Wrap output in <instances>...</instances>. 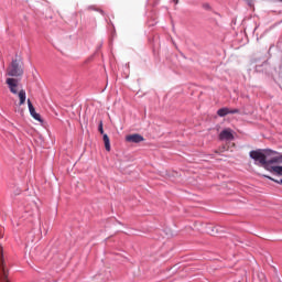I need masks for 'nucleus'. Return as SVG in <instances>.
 I'll return each instance as SVG.
<instances>
[{
  "label": "nucleus",
  "mask_w": 282,
  "mask_h": 282,
  "mask_svg": "<svg viewBox=\"0 0 282 282\" xmlns=\"http://www.w3.org/2000/svg\"><path fill=\"white\" fill-rule=\"evenodd\" d=\"M276 154H279V152L271 149H258L249 152V156L251 158V160H254L256 164H260V166H263V169L269 173H272L273 170L271 169H274L275 166L272 164H281L279 156H274L268 160V158H270L271 155Z\"/></svg>",
  "instance_id": "obj_1"
},
{
  "label": "nucleus",
  "mask_w": 282,
  "mask_h": 282,
  "mask_svg": "<svg viewBox=\"0 0 282 282\" xmlns=\"http://www.w3.org/2000/svg\"><path fill=\"white\" fill-rule=\"evenodd\" d=\"M23 74V61L22 59H12L11 65L8 68V76L19 77Z\"/></svg>",
  "instance_id": "obj_2"
},
{
  "label": "nucleus",
  "mask_w": 282,
  "mask_h": 282,
  "mask_svg": "<svg viewBox=\"0 0 282 282\" xmlns=\"http://www.w3.org/2000/svg\"><path fill=\"white\" fill-rule=\"evenodd\" d=\"M0 282H10L8 279V271L6 265H3V248L0 247Z\"/></svg>",
  "instance_id": "obj_3"
},
{
  "label": "nucleus",
  "mask_w": 282,
  "mask_h": 282,
  "mask_svg": "<svg viewBox=\"0 0 282 282\" xmlns=\"http://www.w3.org/2000/svg\"><path fill=\"white\" fill-rule=\"evenodd\" d=\"M219 140H225L227 142H230L235 140V134H232V129L226 128L219 133Z\"/></svg>",
  "instance_id": "obj_4"
},
{
  "label": "nucleus",
  "mask_w": 282,
  "mask_h": 282,
  "mask_svg": "<svg viewBox=\"0 0 282 282\" xmlns=\"http://www.w3.org/2000/svg\"><path fill=\"white\" fill-rule=\"evenodd\" d=\"M28 107L32 118H34V120H37V122H43L41 115L36 112V109L34 108V105H32V101L30 99H28Z\"/></svg>",
  "instance_id": "obj_5"
},
{
  "label": "nucleus",
  "mask_w": 282,
  "mask_h": 282,
  "mask_svg": "<svg viewBox=\"0 0 282 282\" xmlns=\"http://www.w3.org/2000/svg\"><path fill=\"white\" fill-rule=\"evenodd\" d=\"M7 85L9 86L11 94H19V90L17 89V87H19V80L15 78H8Z\"/></svg>",
  "instance_id": "obj_6"
},
{
  "label": "nucleus",
  "mask_w": 282,
  "mask_h": 282,
  "mask_svg": "<svg viewBox=\"0 0 282 282\" xmlns=\"http://www.w3.org/2000/svg\"><path fill=\"white\" fill-rule=\"evenodd\" d=\"M127 142H133L134 144H140V142H144V137L141 134H130L126 137Z\"/></svg>",
  "instance_id": "obj_7"
},
{
  "label": "nucleus",
  "mask_w": 282,
  "mask_h": 282,
  "mask_svg": "<svg viewBox=\"0 0 282 282\" xmlns=\"http://www.w3.org/2000/svg\"><path fill=\"white\" fill-rule=\"evenodd\" d=\"M230 112V108H220L217 110V116H219V118H226V116H228Z\"/></svg>",
  "instance_id": "obj_8"
},
{
  "label": "nucleus",
  "mask_w": 282,
  "mask_h": 282,
  "mask_svg": "<svg viewBox=\"0 0 282 282\" xmlns=\"http://www.w3.org/2000/svg\"><path fill=\"white\" fill-rule=\"evenodd\" d=\"M104 143L106 151H111V142L109 141L108 134H104Z\"/></svg>",
  "instance_id": "obj_9"
},
{
  "label": "nucleus",
  "mask_w": 282,
  "mask_h": 282,
  "mask_svg": "<svg viewBox=\"0 0 282 282\" xmlns=\"http://www.w3.org/2000/svg\"><path fill=\"white\" fill-rule=\"evenodd\" d=\"M19 98H20V106L21 105H25V98H28V96L25 95V90L21 89L19 91Z\"/></svg>",
  "instance_id": "obj_10"
},
{
  "label": "nucleus",
  "mask_w": 282,
  "mask_h": 282,
  "mask_svg": "<svg viewBox=\"0 0 282 282\" xmlns=\"http://www.w3.org/2000/svg\"><path fill=\"white\" fill-rule=\"evenodd\" d=\"M272 173H275L276 175L282 176V166L281 165H275L274 167H270Z\"/></svg>",
  "instance_id": "obj_11"
},
{
  "label": "nucleus",
  "mask_w": 282,
  "mask_h": 282,
  "mask_svg": "<svg viewBox=\"0 0 282 282\" xmlns=\"http://www.w3.org/2000/svg\"><path fill=\"white\" fill-rule=\"evenodd\" d=\"M264 177H265L267 180H270L271 182H274L275 184H282V178L279 181V180H274L273 177L268 176V175H264Z\"/></svg>",
  "instance_id": "obj_12"
},
{
  "label": "nucleus",
  "mask_w": 282,
  "mask_h": 282,
  "mask_svg": "<svg viewBox=\"0 0 282 282\" xmlns=\"http://www.w3.org/2000/svg\"><path fill=\"white\" fill-rule=\"evenodd\" d=\"M98 131L101 135H105V129L102 128V121L99 122V126H98Z\"/></svg>",
  "instance_id": "obj_13"
},
{
  "label": "nucleus",
  "mask_w": 282,
  "mask_h": 282,
  "mask_svg": "<svg viewBox=\"0 0 282 282\" xmlns=\"http://www.w3.org/2000/svg\"><path fill=\"white\" fill-rule=\"evenodd\" d=\"M241 110H239L238 108L235 109H229V115H235V113H240Z\"/></svg>",
  "instance_id": "obj_14"
},
{
  "label": "nucleus",
  "mask_w": 282,
  "mask_h": 282,
  "mask_svg": "<svg viewBox=\"0 0 282 282\" xmlns=\"http://www.w3.org/2000/svg\"><path fill=\"white\" fill-rule=\"evenodd\" d=\"M203 8H204V10H212L209 3H203Z\"/></svg>",
  "instance_id": "obj_15"
},
{
  "label": "nucleus",
  "mask_w": 282,
  "mask_h": 282,
  "mask_svg": "<svg viewBox=\"0 0 282 282\" xmlns=\"http://www.w3.org/2000/svg\"><path fill=\"white\" fill-rule=\"evenodd\" d=\"M0 239H3V227L0 226Z\"/></svg>",
  "instance_id": "obj_16"
},
{
  "label": "nucleus",
  "mask_w": 282,
  "mask_h": 282,
  "mask_svg": "<svg viewBox=\"0 0 282 282\" xmlns=\"http://www.w3.org/2000/svg\"><path fill=\"white\" fill-rule=\"evenodd\" d=\"M280 163H282V154H280L279 156Z\"/></svg>",
  "instance_id": "obj_17"
},
{
  "label": "nucleus",
  "mask_w": 282,
  "mask_h": 282,
  "mask_svg": "<svg viewBox=\"0 0 282 282\" xmlns=\"http://www.w3.org/2000/svg\"><path fill=\"white\" fill-rule=\"evenodd\" d=\"M99 12H100V14H105V11H102V10H99Z\"/></svg>",
  "instance_id": "obj_18"
},
{
  "label": "nucleus",
  "mask_w": 282,
  "mask_h": 282,
  "mask_svg": "<svg viewBox=\"0 0 282 282\" xmlns=\"http://www.w3.org/2000/svg\"><path fill=\"white\" fill-rule=\"evenodd\" d=\"M180 0H174V3H178Z\"/></svg>",
  "instance_id": "obj_19"
},
{
  "label": "nucleus",
  "mask_w": 282,
  "mask_h": 282,
  "mask_svg": "<svg viewBox=\"0 0 282 282\" xmlns=\"http://www.w3.org/2000/svg\"><path fill=\"white\" fill-rule=\"evenodd\" d=\"M279 1H281V3H282V0H279Z\"/></svg>",
  "instance_id": "obj_20"
}]
</instances>
